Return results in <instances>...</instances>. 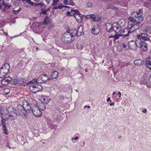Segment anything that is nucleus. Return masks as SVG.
<instances>
[{
	"label": "nucleus",
	"mask_w": 151,
	"mask_h": 151,
	"mask_svg": "<svg viewBox=\"0 0 151 151\" xmlns=\"http://www.w3.org/2000/svg\"><path fill=\"white\" fill-rule=\"evenodd\" d=\"M134 14V18L129 17V21L128 23V28L134 31L138 29L139 27V24L143 20L142 14L139 12H135L132 13V15Z\"/></svg>",
	"instance_id": "nucleus-1"
},
{
	"label": "nucleus",
	"mask_w": 151,
	"mask_h": 151,
	"mask_svg": "<svg viewBox=\"0 0 151 151\" xmlns=\"http://www.w3.org/2000/svg\"><path fill=\"white\" fill-rule=\"evenodd\" d=\"M30 105L27 101L24 100L22 102V105H18L17 106V110L13 109V113L17 115H23L26 116L30 113Z\"/></svg>",
	"instance_id": "nucleus-2"
},
{
	"label": "nucleus",
	"mask_w": 151,
	"mask_h": 151,
	"mask_svg": "<svg viewBox=\"0 0 151 151\" xmlns=\"http://www.w3.org/2000/svg\"><path fill=\"white\" fill-rule=\"evenodd\" d=\"M74 33L66 32L63 34L62 37V40L65 43L70 42L74 40Z\"/></svg>",
	"instance_id": "nucleus-3"
},
{
	"label": "nucleus",
	"mask_w": 151,
	"mask_h": 151,
	"mask_svg": "<svg viewBox=\"0 0 151 151\" xmlns=\"http://www.w3.org/2000/svg\"><path fill=\"white\" fill-rule=\"evenodd\" d=\"M10 66L8 63H5L0 69V78H3L8 73Z\"/></svg>",
	"instance_id": "nucleus-4"
},
{
	"label": "nucleus",
	"mask_w": 151,
	"mask_h": 151,
	"mask_svg": "<svg viewBox=\"0 0 151 151\" xmlns=\"http://www.w3.org/2000/svg\"><path fill=\"white\" fill-rule=\"evenodd\" d=\"M1 114H2V120L5 123V121L8 120L10 117L14 116L13 112L10 114L7 109H5L3 110V111L1 110Z\"/></svg>",
	"instance_id": "nucleus-5"
},
{
	"label": "nucleus",
	"mask_w": 151,
	"mask_h": 151,
	"mask_svg": "<svg viewBox=\"0 0 151 151\" xmlns=\"http://www.w3.org/2000/svg\"><path fill=\"white\" fill-rule=\"evenodd\" d=\"M29 88L32 92L34 93L42 91L43 89L41 86L37 84L30 86Z\"/></svg>",
	"instance_id": "nucleus-6"
},
{
	"label": "nucleus",
	"mask_w": 151,
	"mask_h": 151,
	"mask_svg": "<svg viewBox=\"0 0 151 151\" xmlns=\"http://www.w3.org/2000/svg\"><path fill=\"white\" fill-rule=\"evenodd\" d=\"M30 110L31 111L30 113L32 112L34 115L37 117H40L42 114V112L40 109L36 106H34L32 107H31L30 106Z\"/></svg>",
	"instance_id": "nucleus-7"
},
{
	"label": "nucleus",
	"mask_w": 151,
	"mask_h": 151,
	"mask_svg": "<svg viewBox=\"0 0 151 151\" xmlns=\"http://www.w3.org/2000/svg\"><path fill=\"white\" fill-rule=\"evenodd\" d=\"M51 78H49L47 75L45 74L40 75L37 79V83L39 84L45 82L48 80H50Z\"/></svg>",
	"instance_id": "nucleus-8"
},
{
	"label": "nucleus",
	"mask_w": 151,
	"mask_h": 151,
	"mask_svg": "<svg viewBox=\"0 0 151 151\" xmlns=\"http://www.w3.org/2000/svg\"><path fill=\"white\" fill-rule=\"evenodd\" d=\"M137 44V47L141 48L144 51H146L147 50V43L145 42L141 41V40H136Z\"/></svg>",
	"instance_id": "nucleus-9"
},
{
	"label": "nucleus",
	"mask_w": 151,
	"mask_h": 151,
	"mask_svg": "<svg viewBox=\"0 0 151 151\" xmlns=\"http://www.w3.org/2000/svg\"><path fill=\"white\" fill-rule=\"evenodd\" d=\"M136 40H141V41H149L150 39L148 37L147 35L146 34L141 33V35H138L137 36Z\"/></svg>",
	"instance_id": "nucleus-10"
},
{
	"label": "nucleus",
	"mask_w": 151,
	"mask_h": 151,
	"mask_svg": "<svg viewBox=\"0 0 151 151\" xmlns=\"http://www.w3.org/2000/svg\"><path fill=\"white\" fill-rule=\"evenodd\" d=\"M137 43L136 39L135 41L133 40L130 41L128 43V47L130 49L135 50L137 47Z\"/></svg>",
	"instance_id": "nucleus-11"
},
{
	"label": "nucleus",
	"mask_w": 151,
	"mask_h": 151,
	"mask_svg": "<svg viewBox=\"0 0 151 151\" xmlns=\"http://www.w3.org/2000/svg\"><path fill=\"white\" fill-rule=\"evenodd\" d=\"M100 31L99 26L96 25L94 26L91 30V33L93 35H98Z\"/></svg>",
	"instance_id": "nucleus-12"
},
{
	"label": "nucleus",
	"mask_w": 151,
	"mask_h": 151,
	"mask_svg": "<svg viewBox=\"0 0 151 151\" xmlns=\"http://www.w3.org/2000/svg\"><path fill=\"white\" fill-rule=\"evenodd\" d=\"M12 79V78L9 76L4 77L1 81V83L4 85H7L10 83Z\"/></svg>",
	"instance_id": "nucleus-13"
},
{
	"label": "nucleus",
	"mask_w": 151,
	"mask_h": 151,
	"mask_svg": "<svg viewBox=\"0 0 151 151\" xmlns=\"http://www.w3.org/2000/svg\"><path fill=\"white\" fill-rule=\"evenodd\" d=\"M113 25V30L116 33L119 32L121 30V27L119 23H114Z\"/></svg>",
	"instance_id": "nucleus-14"
},
{
	"label": "nucleus",
	"mask_w": 151,
	"mask_h": 151,
	"mask_svg": "<svg viewBox=\"0 0 151 151\" xmlns=\"http://www.w3.org/2000/svg\"><path fill=\"white\" fill-rule=\"evenodd\" d=\"M105 29L106 31L109 33L111 32L113 30V26L110 23H107L105 25Z\"/></svg>",
	"instance_id": "nucleus-15"
},
{
	"label": "nucleus",
	"mask_w": 151,
	"mask_h": 151,
	"mask_svg": "<svg viewBox=\"0 0 151 151\" xmlns=\"http://www.w3.org/2000/svg\"><path fill=\"white\" fill-rule=\"evenodd\" d=\"M81 16V14H80L78 10L74 15V17L76 19L78 22H81L82 20Z\"/></svg>",
	"instance_id": "nucleus-16"
},
{
	"label": "nucleus",
	"mask_w": 151,
	"mask_h": 151,
	"mask_svg": "<svg viewBox=\"0 0 151 151\" xmlns=\"http://www.w3.org/2000/svg\"><path fill=\"white\" fill-rule=\"evenodd\" d=\"M46 99L45 98H43V102H44V103H41L40 104L39 109H40V110H44L46 108L45 103H47L49 102V101L48 100H47V101H45Z\"/></svg>",
	"instance_id": "nucleus-17"
},
{
	"label": "nucleus",
	"mask_w": 151,
	"mask_h": 151,
	"mask_svg": "<svg viewBox=\"0 0 151 151\" xmlns=\"http://www.w3.org/2000/svg\"><path fill=\"white\" fill-rule=\"evenodd\" d=\"M83 26H79L76 31V34L75 35H76L78 36H80L82 35L83 33Z\"/></svg>",
	"instance_id": "nucleus-18"
},
{
	"label": "nucleus",
	"mask_w": 151,
	"mask_h": 151,
	"mask_svg": "<svg viewBox=\"0 0 151 151\" xmlns=\"http://www.w3.org/2000/svg\"><path fill=\"white\" fill-rule=\"evenodd\" d=\"M145 63L147 67L151 70V57H148L145 59Z\"/></svg>",
	"instance_id": "nucleus-19"
},
{
	"label": "nucleus",
	"mask_w": 151,
	"mask_h": 151,
	"mask_svg": "<svg viewBox=\"0 0 151 151\" xmlns=\"http://www.w3.org/2000/svg\"><path fill=\"white\" fill-rule=\"evenodd\" d=\"M131 32L127 28H124L122 31V34L121 35V36L124 37H126Z\"/></svg>",
	"instance_id": "nucleus-20"
},
{
	"label": "nucleus",
	"mask_w": 151,
	"mask_h": 151,
	"mask_svg": "<svg viewBox=\"0 0 151 151\" xmlns=\"http://www.w3.org/2000/svg\"><path fill=\"white\" fill-rule=\"evenodd\" d=\"M85 17L87 19H92L93 21H98V19L96 17L95 15L93 14L86 15V16Z\"/></svg>",
	"instance_id": "nucleus-21"
},
{
	"label": "nucleus",
	"mask_w": 151,
	"mask_h": 151,
	"mask_svg": "<svg viewBox=\"0 0 151 151\" xmlns=\"http://www.w3.org/2000/svg\"><path fill=\"white\" fill-rule=\"evenodd\" d=\"M58 75V73L57 71H52L51 75V77L50 78H51V79L52 80L56 78H57Z\"/></svg>",
	"instance_id": "nucleus-22"
},
{
	"label": "nucleus",
	"mask_w": 151,
	"mask_h": 151,
	"mask_svg": "<svg viewBox=\"0 0 151 151\" xmlns=\"http://www.w3.org/2000/svg\"><path fill=\"white\" fill-rule=\"evenodd\" d=\"M71 11L70 12H66V14L67 15H69L70 16H71L73 15H74L78 11L77 10H75V9H71Z\"/></svg>",
	"instance_id": "nucleus-23"
},
{
	"label": "nucleus",
	"mask_w": 151,
	"mask_h": 151,
	"mask_svg": "<svg viewBox=\"0 0 151 151\" xmlns=\"http://www.w3.org/2000/svg\"><path fill=\"white\" fill-rule=\"evenodd\" d=\"M2 6L3 7V9L4 10L5 9H8L11 7V6L8 4L6 3L4 1L2 2Z\"/></svg>",
	"instance_id": "nucleus-24"
},
{
	"label": "nucleus",
	"mask_w": 151,
	"mask_h": 151,
	"mask_svg": "<svg viewBox=\"0 0 151 151\" xmlns=\"http://www.w3.org/2000/svg\"><path fill=\"white\" fill-rule=\"evenodd\" d=\"M142 61L141 60H135L134 62V63L137 65H140L142 64Z\"/></svg>",
	"instance_id": "nucleus-25"
},
{
	"label": "nucleus",
	"mask_w": 151,
	"mask_h": 151,
	"mask_svg": "<svg viewBox=\"0 0 151 151\" xmlns=\"http://www.w3.org/2000/svg\"><path fill=\"white\" fill-rule=\"evenodd\" d=\"M6 123L4 122L2 124L3 125V128L4 130V133L6 134H7L8 133H7V130L6 129V127L5 125Z\"/></svg>",
	"instance_id": "nucleus-26"
},
{
	"label": "nucleus",
	"mask_w": 151,
	"mask_h": 151,
	"mask_svg": "<svg viewBox=\"0 0 151 151\" xmlns=\"http://www.w3.org/2000/svg\"><path fill=\"white\" fill-rule=\"evenodd\" d=\"M49 18H46L44 19V21L42 22V24L45 25L48 23L49 22Z\"/></svg>",
	"instance_id": "nucleus-27"
},
{
	"label": "nucleus",
	"mask_w": 151,
	"mask_h": 151,
	"mask_svg": "<svg viewBox=\"0 0 151 151\" xmlns=\"http://www.w3.org/2000/svg\"><path fill=\"white\" fill-rule=\"evenodd\" d=\"M121 36V35H120ZM119 35H117L116 33L113 36H110L109 37V38H111L113 37L114 38V40L115 41V40L118 39L119 38Z\"/></svg>",
	"instance_id": "nucleus-28"
},
{
	"label": "nucleus",
	"mask_w": 151,
	"mask_h": 151,
	"mask_svg": "<svg viewBox=\"0 0 151 151\" xmlns=\"http://www.w3.org/2000/svg\"><path fill=\"white\" fill-rule=\"evenodd\" d=\"M22 2L24 3H28L29 4L33 5L34 4L33 2H32L30 0H22Z\"/></svg>",
	"instance_id": "nucleus-29"
},
{
	"label": "nucleus",
	"mask_w": 151,
	"mask_h": 151,
	"mask_svg": "<svg viewBox=\"0 0 151 151\" xmlns=\"http://www.w3.org/2000/svg\"><path fill=\"white\" fill-rule=\"evenodd\" d=\"M123 49L120 45H118L116 47L117 51L120 52L122 51Z\"/></svg>",
	"instance_id": "nucleus-30"
},
{
	"label": "nucleus",
	"mask_w": 151,
	"mask_h": 151,
	"mask_svg": "<svg viewBox=\"0 0 151 151\" xmlns=\"http://www.w3.org/2000/svg\"><path fill=\"white\" fill-rule=\"evenodd\" d=\"M151 27L150 26H147L145 27L144 29V31L148 33L151 31Z\"/></svg>",
	"instance_id": "nucleus-31"
},
{
	"label": "nucleus",
	"mask_w": 151,
	"mask_h": 151,
	"mask_svg": "<svg viewBox=\"0 0 151 151\" xmlns=\"http://www.w3.org/2000/svg\"><path fill=\"white\" fill-rule=\"evenodd\" d=\"M10 92V90L7 88H5L4 89V93L5 95H8Z\"/></svg>",
	"instance_id": "nucleus-32"
},
{
	"label": "nucleus",
	"mask_w": 151,
	"mask_h": 151,
	"mask_svg": "<svg viewBox=\"0 0 151 151\" xmlns=\"http://www.w3.org/2000/svg\"><path fill=\"white\" fill-rule=\"evenodd\" d=\"M47 10H46L44 9H41V14H42L43 15H46L47 12Z\"/></svg>",
	"instance_id": "nucleus-33"
},
{
	"label": "nucleus",
	"mask_w": 151,
	"mask_h": 151,
	"mask_svg": "<svg viewBox=\"0 0 151 151\" xmlns=\"http://www.w3.org/2000/svg\"><path fill=\"white\" fill-rule=\"evenodd\" d=\"M86 6L88 7H92L93 6V4L91 2H89L86 4Z\"/></svg>",
	"instance_id": "nucleus-34"
},
{
	"label": "nucleus",
	"mask_w": 151,
	"mask_h": 151,
	"mask_svg": "<svg viewBox=\"0 0 151 151\" xmlns=\"http://www.w3.org/2000/svg\"><path fill=\"white\" fill-rule=\"evenodd\" d=\"M37 80L36 79L34 78V79H33L31 81H30L29 82H30L32 83H34L35 82L37 83Z\"/></svg>",
	"instance_id": "nucleus-35"
},
{
	"label": "nucleus",
	"mask_w": 151,
	"mask_h": 151,
	"mask_svg": "<svg viewBox=\"0 0 151 151\" xmlns=\"http://www.w3.org/2000/svg\"><path fill=\"white\" fill-rule=\"evenodd\" d=\"M122 47L124 48H126L127 47V45L125 43H122Z\"/></svg>",
	"instance_id": "nucleus-36"
},
{
	"label": "nucleus",
	"mask_w": 151,
	"mask_h": 151,
	"mask_svg": "<svg viewBox=\"0 0 151 151\" xmlns=\"http://www.w3.org/2000/svg\"><path fill=\"white\" fill-rule=\"evenodd\" d=\"M53 0V4H57V2L58 1V0Z\"/></svg>",
	"instance_id": "nucleus-37"
},
{
	"label": "nucleus",
	"mask_w": 151,
	"mask_h": 151,
	"mask_svg": "<svg viewBox=\"0 0 151 151\" xmlns=\"http://www.w3.org/2000/svg\"><path fill=\"white\" fill-rule=\"evenodd\" d=\"M12 11L13 13L15 14H17L19 13V12L17 10H13Z\"/></svg>",
	"instance_id": "nucleus-38"
},
{
	"label": "nucleus",
	"mask_w": 151,
	"mask_h": 151,
	"mask_svg": "<svg viewBox=\"0 0 151 151\" xmlns=\"http://www.w3.org/2000/svg\"><path fill=\"white\" fill-rule=\"evenodd\" d=\"M142 111L144 113H146L147 112V110L145 109H144L142 110Z\"/></svg>",
	"instance_id": "nucleus-39"
},
{
	"label": "nucleus",
	"mask_w": 151,
	"mask_h": 151,
	"mask_svg": "<svg viewBox=\"0 0 151 151\" xmlns=\"http://www.w3.org/2000/svg\"><path fill=\"white\" fill-rule=\"evenodd\" d=\"M109 101H110V102L111 101V100L110 99V98H109V97L108 98L107 100V102H108Z\"/></svg>",
	"instance_id": "nucleus-40"
},
{
	"label": "nucleus",
	"mask_w": 151,
	"mask_h": 151,
	"mask_svg": "<svg viewBox=\"0 0 151 151\" xmlns=\"http://www.w3.org/2000/svg\"><path fill=\"white\" fill-rule=\"evenodd\" d=\"M78 139V137H75L74 138H72V140H73V139H74V140H76Z\"/></svg>",
	"instance_id": "nucleus-41"
},
{
	"label": "nucleus",
	"mask_w": 151,
	"mask_h": 151,
	"mask_svg": "<svg viewBox=\"0 0 151 151\" xmlns=\"http://www.w3.org/2000/svg\"><path fill=\"white\" fill-rule=\"evenodd\" d=\"M118 93L119 95V98H120L121 97V93L119 91H118Z\"/></svg>",
	"instance_id": "nucleus-42"
},
{
	"label": "nucleus",
	"mask_w": 151,
	"mask_h": 151,
	"mask_svg": "<svg viewBox=\"0 0 151 151\" xmlns=\"http://www.w3.org/2000/svg\"><path fill=\"white\" fill-rule=\"evenodd\" d=\"M110 105L111 106H114V103L113 102H112L110 104Z\"/></svg>",
	"instance_id": "nucleus-43"
},
{
	"label": "nucleus",
	"mask_w": 151,
	"mask_h": 151,
	"mask_svg": "<svg viewBox=\"0 0 151 151\" xmlns=\"http://www.w3.org/2000/svg\"><path fill=\"white\" fill-rule=\"evenodd\" d=\"M33 0L35 2H39L40 1V0Z\"/></svg>",
	"instance_id": "nucleus-44"
},
{
	"label": "nucleus",
	"mask_w": 151,
	"mask_h": 151,
	"mask_svg": "<svg viewBox=\"0 0 151 151\" xmlns=\"http://www.w3.org/2000/svg\"><path fill=\"white\" fill-rule=\"evenodd\" d=\"M21 9L20 8L18 10H17V11L19 12L21 10Z\"/></svg>",
	"instance_id": "nucleus-45"
},
{
	"label": "nucleus",
	"mask_w": 151,
	"mask_h": 151,
	"mask_svg": "<svg viewBox=\"0 0 151 151\" xmlns=\"http://www.w3.org/2000/svg\"><path fill=\"white\" fill-rule=\"evenodd\" d=\"M86 107H88V108H90V106H84V108H85Z\"/></svg>",
	"instance_id": "nucleus-46"
},
{
	"label": "nucleus",
	"mask_w": 151,
	"mask_h": 151,
	"mask_svg": "<svg viewBox=\"0 0 151 151\" xmlns=\"http://www.w3.org/2000/svg\"><path fill=\"white\" fill-rule=\"evenodd\" d=\"M4 33L6 35H7V32H4Z\"/></svg>",
	"instance_id": "nucleus-47"
},
{
	"label": "nucleus",
	"mask_w": 151,
	"mask_h": 151,
	"mask_svg": "<svg viewBox=\"0 0 151 151\" xmlns=\"http://www.w3.org/2000/svg\"><path fill=\"white\" fill-rule=\"evenodd\" d=\"M57 7H54L53 8V9H57Z\"/></svg>",
	"instance_id": "nucleus-48"
},
{
	"label": "nucleus",
	"mask_w": 151,
	"mask_h": 151,
	"mask_svg": "<svg viewBox=\"0 0 151 151\" xmlns=\"http://www.w3.org/2000/svg\"><path fill=\"white\" fill-rule=\"evenodd\" d=\"M115 94V92H114L113 93V95H114Z\"/></svg>",
	"instance_id": "nucleus-49"
},
{
	"label": "nucleus",
	"mask_w": 151,
	"mask_h": 151,
	"mask_svg": "<svg viewBox=\"0 0 151 151\" xmlns=\"http://www.w3.org/2000/svg\"><path fill=\"white\" fill-rule=\"evenodd\" d=\"M85 72H87V69H85Z\"/></svg>",
	"instance_id": "nucleus-50"
},
{
	"label": "nucleus",
	"mask_w": 151,
	"mask_h": 151,
	"mask_svg": "<svg viewBox=\"0 0 151 151\" xmlns=\"http://www.w3.org/2000/svg\"><path fill=\"white\" fill-rule=\"evenodd\" d=\"M17 1H22V0H17Z\"/></svg>",
	"instance_id": "nucleus-51"
},
{
	"label": "nucleus",
	"mask_w": 151,
	"mask_h": 151,
	"mask_svg": "<svg viewBox=\"0 0 151 151\" xmlns=\"http://www.w3.org/2000/svg\"><path fill=\"white\" fill-rule=\"evenodd\" d=\"M121 138V136H119V137H118V138H119V139H120V138Z\"/></svg>",
	"instance_id": "nucleus-52"
},
{
	"label": "nucleus",
	"mask_w": 151,
	"mask_h": 151,
	"mask_svg": "<svg viewBox=\"0 0 151 151\" xmlns=\"http://www.w3.org/2000/svg\"><path fill=\"white\" fill-rule=\"evenodd\" d=\"M23 82H24V81H23V82H22V83H20V84H23Z\"/></svg>",
	"instance_id": "nucleus-53"
},
{
	"label": "nucleus",
	"mask_w": 151,
	"mask_h": 151,
	"mask_svg": "<svg viewBox=\"0 0 151 151\" xmlns=\"http://www.w3.org/2000/svg\"><path fill=\"white\" fill-rule=\"evenodd\" d=\"M46 10H47V11H49L50 10L48 8Z\"/></svg>",
	"instance_id": "nucleus-54"
},
{
	"label": "nucleus",
	"mask_w": 151,
	"mask_h": 151,
	"mask_svg": "<svg viewBox=\"0 0 151 151\" xmlns=\"http://www.w3.org/2000/svg\"><path fill=\"white\" fill-rule=\"evenodd\" d=\"M38 49V47H37V48H36V50H37Z\"/></svg>",
	"instance_id": "nucleus-55"
},
{
	"label": "nucleus",
	"mask_w": 151,
	"mask_h": 151,
	"mask_svg": "<svg viewBox=\"0 0 151 151\" xmlns=\"http://www.w3.org/2000/svg\"><path fill=\"white\" fill-rule=\"evenodd\" d=\"M149 33L150 34H151V32Z\"/></svg>",
	"instance_id": "nucleus-56"
},
{
	"label": "nucleus",
	"mask_w": 151,
	"mask_h": 151,
	"mask_svg": "<svg viewBox=\"0 0 151 151\" xmlns=\"http://www.w3.org/2000/svg\"><path fill=\"white\" fill-rule=\"evenodd\" d=\"M2 109H1V110L3 111V110H2Z\"/></svg>",
	"instance_id": "nucleus-57"
},
{
	"label": "nucleus",
	"mask_w": 151,
	"mask_h": 151,
	"mask_svg": "<svg viewBox=\"0 0 151 151\" xmlns=\"http://www.w3.org/2000/svg\"><path fill=\"white\" fill-rule=\"evenodd\" d=\"M1 9H2V6H1Z\"/></svg>",
	"instance_id": "nucleus-58"
},
{
	"label": "nucleus",
	"mask_w": 151,
	"mask_h": 151,
	"mask_svg": "<svg viewBox=\"0 0 151 151\" xmlns=\"http://www.w3.org/2000/svg\"><path fill=\"white\" fill-rule=\"evenodd\" d=\"M2 0H0V1H2Z\"/></svg>",
	"instance_id": "nucleus-59"
},
{
	"label": "nucleus",
	"mask_w": 151,
	"mask_h": 151,
	"mask_svg": "<svg viewBox=\"0 0 151 151\" xmlns=\"http://www.w3.org/2000/svg\"><path fill=\"white\" fill-rule=\"evenodd\" d=\"M133 31V30L132 31H132Z\"/></svg>",
	"instance_id": "nucleus-60"
},
{
	"label": "nucleus",
	"mask_w": 151,
	"mask_h": 151,
	"mask_svg": "<svg viewBox=\"0 0 151 151\" xmlns=\"http://www.w3.org/2000/svg\"><path fill=\"white\" fill-rule=\"evenodd\" d=\"M150 42H151V40Z\"/></svg>",
	"instance_id": "nucleus-61"
}]
</instances>
